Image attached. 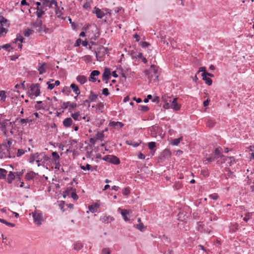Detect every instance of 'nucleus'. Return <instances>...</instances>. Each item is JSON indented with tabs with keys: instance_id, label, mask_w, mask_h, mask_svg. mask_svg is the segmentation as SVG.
I'll use <instances>...</instances> for the list:
<instances>
[{
	"instance_id": "nucleus-32",
	"label": "nucleus",
	"mask_w": 254,
	"mask_h": 254,
	"mask_svg": "<svg viewBox=\"0 0 254 254\" xmlns=\"http://www.w3.org/2000/svg\"><path fill=\"white\" fill-rule=\"evenodd\" d=\"M78 107L77 104L76 103H70L69 105L68 111L71 112L73 110H75L76 108Z\"/></svg>"
},
{
	"instance_id": "nucleus-38",
	"label": "nucleus",
	"mask_w": 254,
	"mask_h": 254,
	"mask_svg": "<svg viewBox=\"0 0 254 254\" xmlns=\"http://www.w3.org/2000/svg\"><path fill=\"white\" fill-rule=\"evenodd\" d=\"M0 97L1 98L0 100L4 102L5 101L6 98V92L3 90L0 91Z\"/></svg>"
},
{
	"instance_id": "nucleus-50",
	"label": "nucleus",
	"mask_w": 254,
	"mask_h": 254,
	"mask_svg": "<svg viewBox=\"0 0 254 254\" xmlns=\"http://www.w3.org/2000/svg\"><path fill=\"white\" fill-rule=\"evenodd\" d=\"M8 32V29L3 27H0V37L3 36V33L6 34Z\"/></svg>"
},
{
	"instance_id": "nucleus-27",
	"label": "nucleus",
	"mask_w": 254,
	"mask_h": 254,
	"mask_svg": "<svg viewBox=\"0 0 254 254\" xmlns=\"http://www.w3.org/2000/svg\"><path fill=\"white\" fill-rule=\"evenodd\" d=\"M7 172L6 170L0 168V179H6Z\"/></svg>"
},
{
	"instance_id": "nucleus-2",
	"label": "nucleus",
	"mask_w": 254,
	"mask_h": 254,
	"mask_svg": "<svg viewBox=\"0 0 254 254\" xmlns=\"http://www.w3.org/2000/svg\"><path fill=\"white\" fill-rule=\"evenodd\" d=\"M107 48H105L103 46H100L95 49L94 53L96 54L97 60H99V59L102 58L105 54L107 53Z\"/></svg>"
},
{
	"instance_id": "nucleus-20",
	"label": "nucleus",
	"mask_w": 254,
	"mask_h": 254,
	"mask_svg": "<svg viewBox=\"0 0 254 254\" xmlns=\"http://www.w3.org/2000/svg\"><path fill=\"white\" fill-rule=\"evenodd\" d=\"M63 125L65 127H68L72 124V120L70 118L65 119L63 122Z\"/></svg>"
},
{
	"instance_id": "nucleus-10",
	"label": "nucleus",
	"mask_w": 254,
	"mask_h": 254,
	"mask_svg": "<svg viewBox=\"0 0 254 254\" xmlns=\"http://www.w3.org/2000/svg\"><path fill=\"white\" fill-rule=\"evenodd\" d=\"M150 67L152 68L153 70V74H152L151 75V77L152 78L153 76L155 77V78L154 79V80H157L158 81V77H159V74H158V66L154 65L152 64L150 66Z\"/></svg>"
},
{
	"instance_id": "nucleus-35",
	"label": "nucleus",
	"mask_w": 254,
	"mask_h": 254,
	"mask_svg": "<svg viewBox=\"0 0 254 254\" xmlns=\"http://www.w3.org/2000/svg\"><path fill=\"white\" fill-rule=\"evenodd\" d=\"M17 121H18L19 123H20L21 124H26L28 122H32V120H29L28 118L26 119H21L20 120H18V119L17 118L15 120V122H16Z\"/></svg>"
},
{
	"instance_id": "nucleus-33",
	"label": "nucleus",
	"mask_w": 254,
	"mask_h": 254,
	"mask_svg": "<svg viewBox=\"0 0 254 254\" xmlns=\"http://www.w3.org/2000/svg\"><path fill=\"white\" fill-rule=\"evenodd\" d=\"M62 92L66 96H68L69 95L70 93L71 92L70 87H68L67 86H64L63 89H62Z\"/></svg>"
},
{
	"instance_id": "nucleus-39",
	"label": "nucleus",
	"mask_w": 254,
	"mask_h": 254,
	"mask_svg": "<svg viewBox=\"0 0 254 254\" xmlns=\"http://www.w3.org/2000/svg\"><path fill=\"white\" fill-rule=\"evenodd\" d=\"M52 156L53 157V159L54 160L55 162H57V161H59L60 160V156L57 152H53L52 153Z\"/></svg>"
},
{
	"instance_id": "nucleus-8",
	"label": "nucleus",
	"mask_w": 254,
	"mask_h": 254,
	"mask_svg": "<svg viewBox=\"0 0 254 254\" xmlns=\"http://www.w3.org/2000/svg\"><path fill=\"white\" fill-rule=\"evenodd\" d=\"M32 85H34L35 88H36V91L33 93H27V95L28 97L31 98V99L33 98V96L34 95L36 97H37L40 95L41 91L40 89V84L39 83L36 84H32Z\"/></svg>"
},
{
	"instance_id": "nucleus-23",
	"label": "nucleus",
	"mask_w": 254,
	"mask_h": 254,
	"mask_svg": "<svg viewBox=\"0 0 254 254\" xmlns=\"http://www.w3.org/2000/svg\"><path fill=\"white\" fill-rule=\"evenodd\" d=\"M201 76L202 77V79L204 81H205V83L207 85H208L209 86H210V85H212V80L209 77H208L206 76H205V73H202L201 74Z\"/></svg>"
},
{
	"instance_id": "nucleus-43",
	"label": "nucleus",
	"mask_w": 254,
	"mask_h": 254,
	"mask_svg": "<svg viewBox=\"0 0 254 254\" xmlns=\"http://www.w3.org/2000/svg\"><path fill=\"white\" fill-rule=\"evenodd\" d=\"M80 116V114L79 112H75L74 113L71 114V117L75 121H79V117Z\"/></svg>"
},
{
	"instance_id": "nucleus-44",
	"label": "nucleus",
	"mask_w": 254,
	"mask_h": 254,
	"mask_svg": "<svg viewBox=\"0 0 254 254\" xmlns=\"http://www.w3.org/2000/svg\"><path fill=\"white\" fill-rule=\"evenodd\" d=\"M46 65L45 63H44L40 66L38 68V70L39 71V73L42 74L45 72V69L44 68V66Z\"/></svg>"
},
{
	"instance_id": "nucleus-19",
	"label": "nucleus",
	"mask_w": 254,
	"mask_h": 254,
	"mask_svg": "<svg viewBox=\"0 0 254 254\" xmlns=\"http://www.w3.org/2000/svg\"><path fill=\"white\" fill-rule=\"evenodd\" d=\"M16 175H14V173L11 171L9 172L7 178V182L8 184H11L12 181L15 179Z\"/></svg>"
},
{
	"instance_id": "nucleus-40",
	"label": "nucleus",
	"mask_w": 254,
	"mask_h": 254,
	"mask_svg": "<svg viewBox=\"0 0 254 254\" xmlns=\"http://www.w3.org/2000/svg\"><path fill=\"white\" fill-rule=\"evenodd\" d=\"M104 131H98L96 134V139L102 140V138L104 137Z\"/></svg>"
},
{
	"instance_id": "nucleus-60",
	"label": "nucleus",
	"mask_w": 254,
	"mask_h": 254,
	"mask_svg": "<svg viewBox=\"0 0 254 254\" xmlns=\"http://www.w3.org/2000/svg\"><path fill=\"white\" fill-rule=\"evenodd\" d=\"M69 104H70L69 101H68L66 102H64L63 103V105L61 106V108H62L63 109H66L68 108V107H69Z\"/></svg>"
},
{
	"instance_id": "nucleus-24",
	"label": "nucleus",
	"mask_w": 254,
	"mask_h": 254,
	"mask_svg": "<svg viewBox=\"0 0 254 254\" xmlns=\"http://www.w3.org/2000/svg\"><path fill=\"white\" fill-rule=\"evenodd\" d=\"M77 81L81 84H84L87 81L86 77L84 75H78L76 77Z\"/></svg>"
},
{
	"instance_id": "nucleus-42",
	"label": "nucleus",
	"mask_w": 254,
	"mask_h": 254,
	"mask_svg": "<svg viewBox=\"0 0 254 254\" xmlns=\"http://www.w3.org/2000/svg\"><path fill=\"white\" fill-rule=\"evenodd\" d=\"M24 171H25V170L24 169V170H22L19 172L15 173L16 178L18 181H21V177L23 175Z\"/></svg>"
},
{
	"instance_id": "nucleus-47",
	"label": "nucleus",
	"mask_w": 254,
	"mask_h": 254,
	"mask_svg": "<svg viewBox=\"0 0 254 254\" xmlns=\"http://www.w3.org/2000/svg\"><path fill=\"white\" fill-rule=\"evenodd\" d=\"M138 109L144 112H146L149 111V108L145 105H141L139 106Z\"/></svg>"
},
{
	"instance_id": "nucleus-36",
	"label": "nucleus",
	"mask_w": 254,
	"mask_h": 254,
	"mask_svg": "<svg viewBox=\"0 0 254 254\" xmlns=\"http://www.w3.org/2000/svg\"><path fill=\"white\" fill-rule=\"evenodd\" d=\"M135 228L141 231H143L146 229V227L144 226L142 222H140L138 224H136Z\"/></svg>"
},
{
	"instance_id": "nucleus-25",
	"label": "nucleus",
	"mask_w": 254,
	"mask_h": 254,
	"mask_svg": "<svg viewBox=\"0 0 254 254\" xmlns=\"http://www.w3.org/2000/svg\"><path fill=\"white\" fill-rule=\"evenodd\" d=\"M121 214L125 221H127L129 220V218L127 216V215L129 214L128 210L127 209H122Z\"/></svg>"
},
{
	"instance_id": "nucleus-1",
	"label": "nucleus",
	"mask_w": 254,
	"mask_h": 254,
	"mask_svg": "<svg viewBox=\"0 0 254 254\" xmlns=\"http://www.w3.org/2000/svg\"><path fill=\"white\" fill-rule=\"evenodd\" d=\"M0 154H1L2 158L15 157L14 153H10V150L7 147L6 144H0Z\"/></svg>"
},
{
	"instance_id": "nucleus-41",
	"label": "nucleus",
	"mask_w": 254,
	"mask_h": 254,
	"mask_svg": "<svg viewBox=\"0 0 254 254\" xmlns=\"http://www.w3.org/2000/svg\"><path fill=\"white\" fill-rule=\"evenodd\" d=\"M0 222H1L2 223H3V224H5L7 226H10V227H14L15 226L14 223L8 222L7 221H6L5 220L3 219H1L0 220Z\"/></svg>"
},
{
	"instance_id": "nucleus-64",
	"label": "nucleus",
	"mask_w": 254,
	"mask_h": 254,
	"mask_svg": "<svg viewBox=\"0 0 254 254\" xmlns=\"http://www.w3.org/2000/svg\"><path fill=\"white\" fill-rule=\"evenodd\" d=\"M100 72L99 71L97 70H94L91 72V76H98L100 74Z\"/></svg>"
},
{
	"instance_id": "nucleus-52",
	"label": "nucleus",
	"mask_w": 254,
	"mask_h": 254,
	"mask_svg": "<svg viewBox=\"0 0 254 254\" xmlns=\"http://www.w3.org/2000/svg\"><path fill=\"white\" fill-rule=\"evenodd\" d=\"M252 216V213H247L245 215V216L244 217L243 220L246 221L248 222L249 220L250 219Z\"/></svg>"
},
{
	"instance_id": "nucleus-13",
	"label": "nucleus",
	"mask_w": 254,
	"mask_h": 254,
	"mask_svg": "<svg viewBox=\"0 0 254 254\" xmlns=\"http://www.w3.org/2000/svg\"><path fill=\"white\" fill-rule=\"evenodd\" d=\"M109 126L115 128H121L124 126V124L120 122L110 121Z\"/></svg>"
},
{
	"instance_id": "nucleus-58",
	"label": "nucleus",
	"mask_w": 254,
	"mask_h": 254,
	"mask_svg": "<svg viewBox=\"0 0 254 254\" xmlns=\"http://www.w3.org/2000/svg\"><path fill=\"white\" fill-rule=\"evenodd\" d=\"M80 168L82 170L85 171L86 170H89L91 169V166L90 165L87 164L85 166H81Z\"/></svg>"
},
{
	"instance_id": "nucleus-14",
	"label": "nucleus",
	"mask_w": 254,
	"mask_h": 254,
	"mask_svg": "<svg viewBox=\"0 0 254 254\" xmlns=\"http://www.w3.org/2000/svg\"><path fill=\"white\" fill-rule=\"evenodd\" d=\"M36 15L38 18H40L43 16V15L45 14V12L47 10V8L46 7H43V4H42V6L40 7L39 8H36Z\"/></svg>"
},
{
	"instance_id": "nucleus-5",
	"label": "nucleus",
	"mask_w": 254,
	"mask_h": 254,
	"mask_svg": "<svg viewBox=\"0 0 254 254\" xmlns=\"http://www.w3.org/2000/svg\"><path fill=\"white\" fill-rule=\"evenodd\" d=\"M31 25L33 28L36 29L37 32L42 33L43 32L42 20L38 19L36 22H32Z\"/></svg>"
},
{
	"instance_id": "nucleus-62",
	"label": "nucleus",
	"mask_w": 254,
	"mask_h": 254,
	"mask_svg": "<svg viewBox=\"0 0 254 254\" xmlns=\"http://www.w3.org/2000/svg\"><path fill=\"white\" fill-rule=\"evenodd\" d=\"M11 44V43L5 44V45H4L3 46H1V47L2 48V49H4L6 51L9 52V51H10L9 48H10Z\"/></svg>"
},
{
	"instance_id": "nucleus-59",
	"label": "nucleus",
	"mask_w": 254,
	"mask_h": 254,
	"mask_svg": "<svg viewBox=\"0 0 254 254\" xmlns=\"http://www.w3.org/2000/svg\"><path fill=\"white\" fill-rule=\"evenodd\" d=\"M32 31L33 30L28 29L24 32V35L25 37H29L32 34Z\"/></svg>"
},
{
	"instance_id": "nucleus-11",
	"label": "nucleus",
	"mask_w": 254,
	"mask_h": 254,
	"mask_svg": "<svg viewBox=\"0 0 254 254\" xmlns=\"http://www.w3.org/2000/svg\"><path fill=\"white\" fill-rule=\"evenodd\" d=\"M220 157L221 159L222 160V161H221V164L227 163L229 164L230 165H231V164L232 162V160H234V159H235L234 157H226V156H224V155H221L220 156Z\"/></svg>"
},
{
	"instance_id": "nucleus-29",
	"label": "nucleus",
	"mask_w": 254,
	"mask_h": 254,
	"mask_svg": "<svg viewBox=\"0 0 254 254\" xmlns=\"http://www.w3.org/2000/svg\"><path fill=\"white\" fill-rule=\"evenodd\" d=\"M215 122L213 120L208 119L206 122V125L209 127H214Z\"/></svg>"
},
{
	"instance_id": "nucleus-9",
	"label": "nucleus",
	"mask_w": 254,
	"mask_h": 254,
	"mask_svg": "<svg viewBox=\"0 0 254 254\" xmlns=\"http://www.w3.org/2000/svg\"><path fill=\"white\" fill-rule=\"evenodd\" d=\"M42 4L43 7H48L49 8H52V5L54 4L55 7H57V2L56 0H42Z\"/></svg>"
},
{
	"instance_id": "nucleus-7",
	"label": "nucleus",
	"mask_w": 254,
	"mask_h": 254,
	"mask_svg": "<svg viewBox=\"0 0 254 254\" xmlns=\"http://www.w3.org/2000/svg\"><path fill=\"white\" fill-rule=\"evenodd\" d=\"M169 102L171 103V108L174 109L175 111H178L180 109L181 105L177 102V98H174L173 100L171 99V97L169 98Z\"/></svg>"
},
{
	"instance_id": "nucleus-57",
	"label": "nucleus",
	"mask_w": 254,
	"mask_h": 254,
	"mask_svg": "<svg viewBox=\"0 0 254 254\" xmlns=\"http://www.w3.org/2000/svg\"><path fill=\"white\" fill-rule=\"evenodd\" d=\"M140 45L143 48H148L150 46V44L147 42H141Z\"/></svg>"
},
{
	"instance_id": "nucleus-6",
	"label": "nucleus",
	"mask_w": 254,
	"mask_h": 254,
	"mask_svg": "<svg viewBox=\"0 0 254 254\" xmlns=\"http://www.w3.org/2000/svg\"><path fill=\"white\" fill-rule=\"evenodd\" d=\"M171 155V153L170 151L168 149H166L161 153V154L159 156V160H160V162H162L164 161L166 159H167L169 158H170Z\"/></svg>"
},
{
	"instance_id": "nucleus-15",
	"label": "nucleus",
	"mask_w": 254,
	"mask_h": 254,
	"mask_svg": "<svg viewBox=\"0 0 254 254\" xmlns=\"http://www.w3.org/2000/svg\"><path fill=\"white\" fill-rule=\"evenodd\" d=\"M151 134L152 136H156L157 134H159L161 132V128L159 126H153L151 129Z\"/></svg>"
},
{
	"instance_id": "nucleus-49",
	"label": "nucleus",
	"mask_w": 254,
	"mask_h": 254,
	"mask_svg": "<svg viewBox=\"0 0 254 254\" xmlns=\"http://www.w3.org/2000/svg\"><path fill=\"white\" fill-rule=\"evenodd\" d=\"M104 107V105L103 103L100 102L96 105V109L100 111L101 113L103 112L102 109Z\"/></svg>"
},
{
	"instance_id": "nucleus-63",
	"label": "nucleus",
	"mask_w": 254,
	"mask_h": 254,
	"mask_svg": "<svg viewBox=\"0 0 254 254\" xmlns=\"http://www.w3.org/2000/svg\"><path fill=\"white\" fill-rule=\"evenodd\" d=\"M102 254H111L110 250L109 248H104L102 250Z\"/></svg>"
},
{
	"instance_id": "nucleus-56",
	"label": "nucleus",
	"mask_w": 254,
	"mask_h": 254,
	"mask_svg": "<svg viewBox=\"0 0 254 254\" xmlns=\"http://www.w3.org/2000/svg\"><path fill=\"white\" fill-rule=\"evenodd\" d=\"M216 157H215L213 155L210 154L208 157L206 158V160L208 162H212L215 160Z\"/></svg>"
},
{
	"instance_id": "nucleus-55",
	"label": "nucleus",
	"mask_w": 254,
	"mask_h": 254,
	"mask_svg": "<svg viewBox=\"0 0 254 254\" xmlns=\"http://www.w3.org/2000/svg\"><path fill=\"white\" fill-rule=\"evenodd\" d=\"M156 146V143L155 142H150L148 144V147L149 149L152 150L154 149Z\"/></svg>"
},
{
	"instance_id": "nucleus-17",
	"label": "nucleus",
	"mask_w": 254,
	"mask_h": 254,
	"mask_svg": "<svg viewBox=\"0 0 254 254\" xmlns=\"http://www.w3.org/2000/svg\"><path fill=\"white\" fill-rule=\"evenodd\" d=\"M100 205L97 203H93L90 205H89L88 208V209L92 213L96 212L97 211V209L99 207Z\"/></svg>"
},
{
	"instance_id": "nucleus-22",
	"label": "nucleus",
	"mask_w": 254,
	"mask_h": 254,
	"mask_svg": "<svg viewBox=\"0 0 254 254\" xmlns=\"http://www.w3.org/2000/svg\"><path fill=\"white\" fill-rule=\"evenodd\" d=\"M70 88L72 89L73 91L75 93L76 95H77V96H78L80 94V91L79 88L74 83H72L70 85Z\"/></svg>"
},
{
	"instance_id": "nucleus-21",
	"label": "nucleus",
	"mask_w": 254,
	"mask_h": 254,
	"mask_svg": "<svg viewBox=\"0 0 254 254\" xmlns=\"http://www.w3.org/2000/svg\"><path fill=\"white\" fill-rule=\"evenodd\" d=\"M101 220L103 222L109 223L113 221L114 220V218L110 216H103L101 217Z\"/></svg>"
},
{
	"instance_id": "nucleus-4",
	"label": "nucleus",
	"mask_w": 254,
	"mask_h": 254,
	"mask_svg": "<svg viewBox=\"0 0 254 254\" xmlns=\"http://www.w3.org/2000/svg\"><path fill=\"white\" fill-rule=\"evenodd\" d=\"M32 216L34 222L37 225H40L42 222L44 221L43 215L42 213H37L36 211L32 212Z\"/></svg>"
},
{
	"instance_id": "nucleus-26",
	"label": "nucleus",
	"mask_w": 254,
	"mask_h": 254,
	"mask_svg": "<svg viewBox=\"0 0 254 254\" xmlns=\"http://www.w3.org/2000/svg\"><path fill=\"white\" fill-rule=\"evenodd\" d=\"M98 95L94 93L93 91H90V95L89 96L88 100L89 102H94L97 98Z\"/></svg>"
},
{
	"instance_id": "nucleus-16",
	"label": "nucleus",
	"mask_w": 254,
	"mask_h": 254,
	"mask_svg": "<svg viewBox=\"0 0 254 254\" xmlns=\"http://www.w3.org/2000/svg\"><path fill=\"white\" fill-rule=\"evenodd\" d=\"M93 13L96 14L98 18H102L105 15V13L103 11L96 6L94 7V10L93 11Z\"/></svg>"
},
{
	"instance_id": "nucleus-61",
	"label": "nucleus",
	"mask_w": 254,
	"mask_h": 254,
	"mask_svg": "<svg viewBox=\"0 0 254 254\" xmlns=\"http://www.w3.org/2000/svg\"><path fill=\"white\" fill-rule=\"evenodd\" d=\"M25 151H24V150H23L22 149H18L17 150V156L20 157V156H22V155H23L25 153Z\"/></svg>"
},
{
	"instance_id": "nucleus-31",
	"label": "nucleus",
	"mask_w": 254,
	"mask_h": 254,
	"mask_svg": "<svg viewBox=\"0 0 254 254\" xmlns=\"http://www.w3.org/2000/svg\"><path fill=\"white\" fill-rule=\"evenodd\" d=\"M83 244L79 242H76L74 246V249L76 251H79L83 248Z\"/></svg>"
},
{
	"instance_id": "nucleus-34",
	"label": "nucleus",
	"mask_w": 254,
	"mask_h": 254,
	"mask_svg": "<svg viewBox=\"0 0 254 254\" xmlns=\"http://www.w3.org/2000/svg\"><path fill=\"white\" fill-rule=\"evenodd\" d=\"M42 104V101H39L36 102V105H35L34 108L37 110L41 109H44V107L40 105Z\"/></svg>"
},
{
	"instance_id": "nucleus-45",
	"label": "nucleus",
	"mask_w": 254,
	"mask_h": 254,
	"mask_svg": "<svg viewBox=\"0 0 254 254\" xmlns=\"http://www.w3.org/2000/svg\"><path fill=\"white\" fill-rule=\"evenodd\" d=\"M15 41L14 43H16L17 42L19 41L20 43H22L24 40V38L20 35L18 34L16 36V38L14 40Z\"/></svg>"
},
{
	"instance_id": "nucleus-46",
	"label": "nucleus",
	"mask_w": 254,
	"mask_h": 254,
	"mask_svg": "<svg viewBox=\"0 0 254 254\" xmlns=\"http://www.w3.org/2000/svg\"><path fill=\"white\" fill-rule=\"evenodd\" d=\"M183 140V137H181L178 138H175L172 140V144L174 145H178L181 140Z\"/></svg>"
},
{
	"instance_id": "nucleus-28",
	"label": "nucleus",
	"mask_w": 254,
	"mask_h": 254,
	"mask_svg": "<svg viewBox=\"0 0 254 254\" xmlns=\"http://www.w3.org/2000/svg\"><path fill=\"white\" fill-rule=\"evenodd\" d=\"M7 22L8 20L5 17H4L3 16H0V26L3 27L6 26Z\"/></svg>"
},
{
	"instance_id": "nucleus-53",
	"label": "nucleus",
	"mask_w": 254,
	"mask_h": 254,
	"mask_svg": "<svg viewBox=\"0 0 254 254\" xmlns=\"http://www.w3.org/2000/svg\"><path fill=\"white\" fill-rule=\"evenodd\" d=\"M201 174L204 177H207L209 176V173L207 169H203L201 171Z\"/></svg>"
},
{
	"instance_id": "nucleus-18",
	"label": "nucleus",
	"mask_w": 254,
	"mask_h": 254,
	"mask_svg": "<svg viewBox=\"0 0 254 254\" xmlns=\"http://www.w3.org/2000/svg\"><path fill=\"white\" fill-rule=\"evenodd\" d=\"M36 175V174L35 172L31 171L26 174L25 176V179L27 181H30L33 180L35 177Z\"/></svg>"
},
{
	"instance_id": "nucleus-37",
	"label": "nucleus",
	"mask_w": 254,
	"mask_h": 254,
	"mask_svg": "<svg viewBox=\"0 0 254 254\" xmlns=\"http://www.w3.org/2000/svg\"><path fill=\"white\" fill-rule=\"evenodd\" d=\"M182 187H183V184L180 181L176 182L173 186L174 188L176 190L181 189Z\"/></svg>"
},
{
	"instance_id": "nucleus-48",
	"label": "nucleus",
	"mask_w": 254,
	"mask_h": 254,
	"mask_svg": "<svg viewBox=\"0 0 254 254\" xmlns=\"http://www.w3.org/2000/svg\"><path fill=\"white\" fill-rule=\"evenodd\" d=\"M36 155H38V153H36L35 154H31L30 155V158L29 159V161L31 163H33L35 160L36 159Z\"/></svg>"
},
{
	"instance_id": "nucleus-30",
	"label": "nucleus",
	"mask_w": 254,
	"mask_h": 254,
	"mask_svg": "<svg viewBox=\"0 0 254 254\" xmlns=\"http://www.w3.org/2000/svg\"><path fill=\"white\" fill-rule=\"evenodd\" d=\"M55 13L58 18H60L62 14V10L64 9L63 7H62V9H60V7L57 5V7H55Z\"/></svg>"
},
{
	"instance_id": "nucleus-51",
	"label": "nucleus",
	"mask_w": 254,
	"mask_h": 254,
	"mask_svg": "<svg viewBox=\"0 0 254 254\" xmlns=\"http://www.w3.org/2000/svg\"><path fill=\"white\" fill-rule=\"evenodd\" d=\"M126 143L128 145H132L133 147H137L139 145V143L134 142L131 140L127 141Z\"/></svg>"
},
{
	"instance_id": "nucleus-12",
	"label": "nucleus",
	"mask_w": 254,
	"mask_h": 254,
	"mask_svg": "<svg viewBox=\"0 0 254 254\" xmlns=\"http://www.w3.org/2000/svg\"><path fill=\"white\" fill-rule=\"evenodd\" d=\"M111 72L109 68L106 67L104 69V71L102 75V80L106 81V83H107V80L110 78Z\"/></svg>"
},
{
	"instance_id": "nucleus-54",
	"label": "nucleus",
	"mask_w": 254,
	"mask_h": 254,
	"mask_svg": "<svg viewBox=\"0 0 254 254\" xmlns=\"http://www.w3.org/2000/svg\"><path fill=\"white\" fill-rule=\"evenodd\" d=\"M123 193L125 195H128L130 193V189L129 187H127L123 190Z\"/></svg>"
},
{
	"instance_id": "nucleus-3",
	"label": "nucleus",
	"mask_w": 254,
	"mask_h": 254,
	"mask_svg": "<svg viewBox=\"0 0 254 254\" xmlns=\"http://www.w3.org/2000/svg\"><path fill=\"white\" fill-rule=\"evenodd\" d=\"M103 160L115 165H118L120 163L119 158L114 155H106L103 157Z\"/></svg>"
}]
</instances>
